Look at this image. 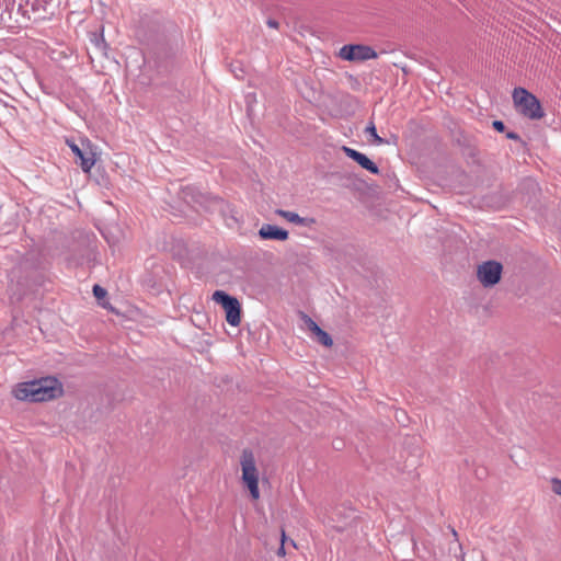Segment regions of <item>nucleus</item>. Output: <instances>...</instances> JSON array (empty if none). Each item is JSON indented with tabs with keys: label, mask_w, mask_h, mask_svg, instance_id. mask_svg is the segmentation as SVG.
<instances>
[{
	"label": "nucleus",
	"mask_w": 561,
	"mask_h": 561,
	"mask_svg": "<svg viewBox=\"0 0 561 561\" xmlns=\"http://www.w3.org/2000/svg\"><path fill=\"white\" fill-rule=\"evenodd\" d=\"M75 156L80 160V165L84 172H89L94 165V159L87 156L76 144H69Z\"/></svg>",
	"instance_id": "12"
},
{
	"label": "nucleus",
	"mask_w": 561,
	"mask_h": 561,
	"mask_svg": "<svg viewBox=\"0 0 561 561\" xmlns=\"http://www.w3.org/2000/svg\"><path fill=\"white\" fill-rule=\"evenodd\" d=\"M242 481L250 491L251 497H260L259 472L255 466V458L250 449H244L241 455Z\"/></svg>",
	"instance_id": "2"
},
{
	"label": "nucleus",
	"mask_w": 561,
	"mask_h": 561,
	"mask_svg": "<svg viewBox=\"0 0 561 561\" xmlns=\"http://www.w3.org/2000/svg\"><path fill=\"white\" fill-rule=\"evenodd\" d=\"M342 150L346 154V157L357 162L363 169L367 170L373 174L379 173V168L377 167V164L374 161H371L366 154L346 146H343Z\"/></svg>",
	"instance_id": "7"
},
{
	"label": "nucleus",
	"mask_w": 561,
	"mask_h": 561,
	"mask_svg": "<svg viewBox=\"0 0 561 561\" xmlns=\"http://www.w3.org/2000/svg\"><path fill=\"white\" fill-rule=\"evenodd\" d=\"M95 250L91 244H85L78 249V253L75 252L69 262L73 265H91L95 261Z\"/></svg>",
	"instance_id": "8"
},
{
	"label": "nucleus",
	"mask_w": 561,
	"mask_h": 561,
	"mask_svg": "<svg viewBox=\"0 0 561 561\" xmlns=\"http://www.w3.org/2000/svg\"><path fill=\"white\" fill-rule=\"evenodd\" d=\"M365 133L370 135L374 139V142H376L377 145H382L385 142V140L378 136L374 122H370L367 125Z\"/></svg>",
	"instance_id": "16"
},
{
	"label": "nucleus",
	"mask_w": 561,
	"mask_h": 561,
	"mask_svg": "<svg viewBox=\"0 0 561 561\" xmlns=\"http://www.w3.org/2000/svg\"><path fill=\"white\" fill-rule=\"evenodd\" d=\"M90 41L95 46V48H98L99 50H101L105 55V50L107 48V44H106V42L104 39V36H103V28H101L100 33H96V32L92 33L91 37H90Z\"/></svg>",
	"instance_id": "13"
},
{
	"label": "nucleus",
	"mask_w": 561,
	"mask_h": 561,
	"mask_svg": "<svg viewBox=\"0 0 561 561\" xmlns=\"http://www.w3.org/2000/svg\"><path fill=\"white\" fill-rule=\"evenodd\" d=\"M492 126L495 130L503 133L505 130V124L502 121H493Z\"/></svg>",
	"instance_id": "21"
},
{
	"label": "nucleus",
	"mask_w": 561,
	"mask_h": 561,
	"mask_svg": "<svg viewBox=\"0 0 561 561\" xmlns=\"http://www.w3.org/2000/svg\"><path fill=\"white\" fill-rule=\"evenodd\" d=\"M50 1H51V0H37V4H38L39 2H43V9H44V11H46V12H47V11H48V7L50 5Z\"/></svg>",
	"instance_id": "24"
},
{
	"label": "nucleus",
	"mask_w": 561,
	"mask_h": 561,
	"mask_svg": "<svg viewBox=\"0 0 561 561\" xmlns=\"http://www.w3.org/2000/svg\"><path fill=\"white\" fill-rule=\"evenodd\" d=\"M506 137H507L508 139H513V140H520L519 135H518L517 133H515V131H508V133L506 134Z\"/></svg>",
	"instance_id": "22"
},
{
	"label": "nucleus",
	"mask_w": 561,
	"mask_h": 561,
	"mask_svg": "<svg viewBox=\"0 0 561 561\" xmlns=\"http://www.w3.org/2000/svg\"><path fill=\"white\" fill-rule=\"evenodd\" d=\"M302 320L305 321L307 328L311 331V329L314 328V325H318L306 313H301Z\"/></svg>",
	"instance_id": "20"
},
{
	"label": "nucleus",
	"mask_w": 561,
	"mask_h": 561,
	"mask_svg": "<svg viewBox=\"0 0 561 561\" xmlns=\"http://www.w3.org/2000/svg\"><path fill=\"white\" fill-rule=\"evenodd\" d=\"M282 218L288 220L289 222L296 224L302 227H311L316 224V219L312 217H300L297 213L277 209L275 211Z\"/></svg>",
	"instance_id": "11"
},
{
	"label": "nucleus",
	"mask_w": 561,
	"mask_h": 561,
	"mask_svg": "<svg viewBox=\"0 0 561 561\" xmlns=\"http://www.w3.org/2000/svg\"><path fill=\"white\" fill-rule=\"evenodd\" d=\"M316 339H317V342L327 346V347H331L333 345V340L332 337L330 336V334L328 332H325L324 330H321L317 335H316Z\"/></svg>",
	"instance_id": "15"
},
{
	"label": "nucleus",
	"mask_w": 561,
	"mask_h": 561,
	"mask_svg": "<svg viewBox=\"0 0 561 561\" xmlns=\"http://www.w3.org/2000/svg\"><path fill=\"white\" fill-rule=\"evenodd\" d=\"M551 490L554 494L561 496V480L558 478L551 479Z\"/></svg>",
	"instance_id": "18"
},
{
	"label": "nucleus",
	"mask_w": 561,
	"mask_h": 561,
	"mask_svg": "<svg viewBox=\"0 0 561 561\" xmlns=\"http://www.w3.org/2000/svg\"><path fill=\"white\" fill-rule=\"evenodd\" d=\"M513 101L517 111L529 119H539L545 113L539 100L524 88H515Z\"/></svg>",
	"instance_id": "1"
},
{
	"label": "nucleus",
	"mask_w": 561,
	"mask_h": 561,
	"mask_svg": "<svg viewBox=\"0 0 561 561\" xmlns=\"http://www.w3.org/2000/svg\"><path fill=\"white\" fill-rule=\"evenodd\" d=\"M322 329L319 325H314L313 329H311V332L314 334V336L321 331Z\"/></svg>",
	"instance_id": "25"
},
{
	"label": "nucleus",
	"mask_w": 561,
	"mask_h": 561,
	"mask_svg": "<svg viewBox=\"0 0 561 561\" xmlns=\"http://www.w3.org/2000/svg\"><path fill=\"white\" fill-rule=\"evenodd\" d=\"M188 197H191L192 202H199L198 198L195 197V192L193 187H185L183 190V199L190 203V201L187 199Z\"/></svg>",
	"instance_id": "17"
},
{
	"label": "nucleus",
	"mask_w": 561,
	"mask_h": 561,
	"mask_svg": "<svg viewBox=\"0 0 561 561\" xmlns=\"http://www.w3.org/2000/svg\"><path fill=\"white\" fill-rule=\"evenodd\" d=\"M107 291L100 285H94L93 286V295L95 296V298L98 299H101V298H104L106 296Z\"/></svg>",
	"instance_id": "19"
},
{
	"label": "nucleus",
	"mask_w": 561,
	"mask_h": 561,
	"mask_svg": "<svg viewBox=\"0 0 561 561\" xmlns=\"http://www.w3.org/2000/svg\"><path fill=\"white\" fill-rule=\"evenodd\" d=\"M266 23L272 28H278L279 25V23L274 19H268Z\"/></svg>",
	"instance_id": "23"
},
{
	"label": "nucleus",
	"mask_w": 561,
	"mask_h": 561,
	"mask_svg": "<svg viewBox=\"0 0 561 561\" xmlns=\"http://www.w3.org/2000/svg\"><path fill=\"white\" fill-rule=\"evenodd\" d=\"M340 57L350 61H364L377 57V53L366 45H344L340 49Z\"/></svg>",
	"instance_id": "6"
},
{
	"label": "nucleus",
	"mask_w": 561,
	"mask_h": 561,
	"mask_svg": "<svg viewBox=\"0 0 561 561\" xmlns=\"http://www.w3.org/2000/svg\"><path fill=\"white\" fill-rule=\"evenodd\" d=\"M62 394V383L56 377L37 378V402L55 400Z\"/></svg>",
	"instance_id": "4"
},
{
	"label": "nucleus",
	"mask_w": 561,
	"mask_h": 561,
	"mask_svg": "<svg viewBox=\"0 0 561 561\" xmlns=\"http://www.w3.org/2000/svg\"><path fill=\"white\" fill-rule=\"evenodd\" d=\"M259 236L263 240L285 241L288 239V231L278 226L265 224L260 228Z\"/></svg>",
	"instance_id": "9"
},
{
	"label": "nucleus",
	"mask_w": 561,
	"mask_h": 561,
	"mask_svg": "<svg viewBox=\"0 0 561 561\" xmlns=\"http://www.w3.org/2000/svg\"><path fill=\"white\" fill-rule=\"evenodd\" d=\"M12 394L19 401H35V381L18 383L12 389Z\"/></svg>",
	"instance_id": "10"
},
{
	"label": "nucleus",
	"mask_w": 561,
	"mask_h": 561,
	"mask_svg": "<svg viewBox=\"0 0 561 561\" xmlns=\"http://www.w3.org/2000/svg\"><path fill=\"white\" fill-rule=\"evenodd\" d=\"M503 272V266L497 261H486L478 265L477 278L483 287H493L500 283Z\"/></svg>",
	"instance_id": "5"
},
{
	"label": "nucleus",
	"mask_w": 561,
	"mask_h": 561,
	"mask_svg": "<svg viewBox=\"0 0 561 561\" xmlns=\"http://www.w3.org/2000/svg\"><path fill=\"white\" fill-rule=\"evenodd\" d=\"M213 300L224 308L226 312V320L230 325L237 327L240 324L241 305L236 297L224 290H216L213 294Z\"/></svg>",
	"instance_id": "3"
},
{
	"label": "nucleus",
	"mask_w": 561,
	"mask_h": 561,
	"mask_svg": "<svg viewBox=\"0 0 561 561\" xmlns=\"http://www.w3.org/2000/svg\"><path fill=\"white\" fill-rule=\"evenodd\" d=\"M272 539H273V541H274L275 543H277V542L279 541V545H278V547H277V549H276V554H277L279 558L285 557V554H286L285 547H284V545H285V540H286L285 531H284V530H282V536H280V538H278L276 535H274Z\"/></svg>",
	"instance_id": "14"
}]
</instances>
